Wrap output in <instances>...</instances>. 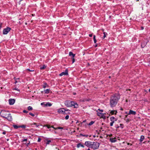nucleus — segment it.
<instances>
[{
	"label": "nucleus",
	"instance_id": "nucleus-1",
	"mask_svg": "<svg viewBox=\"0 0 150 150\" xmlns=\"http://www.w3.org/2000/svg\"><path fill=\"white\" fill-rule=\"evenodd\" d=\"M120 95L118 93H115L111 95L110 100V104L111 107L115 106L120 98Z\"/></svg>",
	"mask_w": 150,
	"mask_h": 150
},
{
	"label": "nucleus",
	"instance_id": "nucleus-2",
	"mask_svg": "<svg viewBox=\"0 0 150 150\" xmlns=\"http://www.w3.org/2000/svg\"><path fill=\"white\" fill-rule=\"evenodd\" d=\"M0 114L1 117L6 118L9 121H11L12 120L11 114L5 110H1Z\"/></svg>",
	"mask_w": 150,
	"mask_h": 150
},
{
	"label": "nucleus",
	"instance_id": "nucleus-3",
	"mask_svg": "<svg viewBox=\"0 0 150 150\" xmlns=\"http://www.w3.org/2000/svg\"><path fill=\"white\" fill-rule=\"evenodd\" d=\"M64 104L67 107H72L74 108H77L78 107V104L74 101H70L69 100H66L64 102Z\"/></svg>",
	"mask_w": 150,
	"mask_h": 150
},
{
	"label": "nucleus",
	"instance_id": "nucleus-4",
	"mask_svg": "<svg viewBox=\"0 0 150 150\" xmlns=\"http://www.w3.org/2000/svg\"><path fill=\"white\" fill-rule=\"evenodd\" d=\"M100 144L98 142H93L91 148L94 149H96L98 148Z\"/></svg>",
	"mask_w": 150,
	"mask_h": 150
},
{
	"label": "nucleus",
	"instance_id": "nucleus-5",
	"mask_svg": "<svg viewBox=\"0 0 150 150\" xmlns=\"http://www.w3.org/2000/svg\"><path fill=\"white\" fill-rule=\"evenodd\" d=\"M11 28L9 27H7L4 29L3 31V34L4 35L7 34L11 30Z\"/></svg>",
	"mask_w": 150,
	"mask_h": 150
},
{
	"label": "nucleus",
	"instance_id": "nucleus-6",
	"mask_svg": "<svg viewBox=\"0 0 150 150\" xmlns=\"http://www.w3.org/2000/svg\"><path fill=\"white\" fill-rule=\"evenodd\" d=\"M97 115L98 116L100 117L101 118H103L104 119H105L106 117L104 115V114H105V113L103 114V113L98 112L97 111Z\"/></svg>",
	"mask_w": 150,
	"mask_h": 150
},
{
	"label": "nucleus",
	"instance_id": "nucleus-7",
	"mask_svg": "<svg viewBox=\"0 0 150 150\" xmlns=\"http://www.w3.org/2000/svg\"><path fill=\"white\" fill-rule=\"evenodd\" d=\"M110 120L111 122L110 123V125L112 126H113L115 121L117 120V119L114 117H111L110 118Z\"/></svg>",
	"mask_w": 150,
	"mask_h": 150
},
{
	"label": "nucleus",
	"instance_id": "nucleus-8",
	"mask_svg": "<svg viewBox=\"0 0 150 150\" xmlns=\"http://www.w3.org/2000/svg\"><path fill=\"white\" fill-rule=\"evenodd\" d=\"M92 142L90 141H86L85 142L84 144L87 146L91 148Z\"/></svg>",
	"mask_w": 150,
	"mask_h": 150
},
{
	"label": "nucleus",
	"instance_id": "nucleus-9",
	"mask_svg": "<svg viewBox=\"0 0 150 150\" xmlns=\"http://www.w3.org/2000/svg\"><path fill=\"white\" fill-rule=\"evenodd\" d=\"M69 110H66L64 108H62L59 109L58 110V112L59 113H63L65 111H69Z\"/></svg>",
	"mask_w": 150,
	"mask_h": 150
},
{
	"label": "nucleus",
	"instance_id": "nucleus-10",
	"mask_svg": "<svg viewBox=\"0 0 150 150\" xmlns=\"http://www.w3.org/2000/svg\"><path fill=\"white\" fill-rule=\"evenodd\" d=\"M68 75V71L67 69H66L64 72H63L59 74V76H62L63 75Z\"/></svg>",
	"mask_w": 150,
	"mask_h": 150
},
{
	"label": "nucleus",
	"instance_id": "nucleus-11",
	"mask_svg": "<svg viewBox=\"0 0 150 150\" xmlns=\"http://www.w3.org/2000/svg\"><path fill=\"white\" fill-rule=\"evenodd\" d=\"M15 102V100L14 99H10L9 100V103L10 105H13Z\"/></svg>",
	"mask_w": 150,
	"mask_h": 150
},
{
	"label": "nucleus",
	"instance_id": "nucleus-12",
	"mask_svg": "<svg viewBox=\"0 0 150 150\" xmlns=\"http://www.w3.org/2000/svg\"><path fill=\"white\" fill-rule=\"evenodd\" d=\"M136 114V113L135 111H134L132 110H130L128 113V115H135Z\"/></svg>",
	"mask_w": 150,
	"mask_h": 150
},
{
	"label": "nucleus",
	"instance_id": "nucleus-13",
	"mask_svg": "<svg viewBox=\"0 0 150 150\" xmlns=\"http://www.w3.org/2000/svg\"><path fill=\"white\" fill-rule=\"evenodd\" d=\"M69 55L70 56H71V57H74L75 54H73L72 52H70L69 53Z\"/></svg>",
	"mask_w": 150,
	"mask_h": 150
},
{
	"label": "nucleus",
	"instance_id": "nucleus-14",
	"mask_svg": "<svg viewBox=\"0 0 150 150\" xmlns=\"http://www.w3.org/2000/svg\"><path fill=\"white\" fill-rule=\"evenodd\" d=\"M69 55L70 56H71V57H74L75 54H73L72 52H70L69 53Z\"/></svg>",
	"mask_w": 150,
	"mask_h": 150
},
{
	"label": "nucleus",
	"instance_id": "nucleus-15",
	"mask_svg": "<svg viewBox=\"0 0 150 150\" xmlns=\"http://www.w3.org/2000/svg\"><path fill=\"white\" fill-rule=\"evenodd\" d=\"M76 146H77V148H79L80 146H81L82 147H83V148L84 147V146L83 144H81L80 143H78V144H77Z\"/></svg>",
	"mask_w": 150,
	"mask_h": 150
},
{
	"label": "nucleus",
	"instance_id": "nucleus-16",
	"mask_svg": "<svg viewBox=\"0 0 150 150\" xmlns=\"http://www.w3.org/2000/svg\"><path fill=\"white\" fill-rule=\"evenodd\" d=\"M110 142L112 143L115 142L117 141V140L115 138H110Z\"/></svg>",
	"mask_w": 150,
	"mask_h": 150
},
{
	"label": "nucleus",
	"instance_id": "nucleus-17",
	"mask_svg": "<svg viewBox=\"0 0 150 150\" xmlns=\"http://www.w3.org/2000/svg\"><path fill=\"white\" fill-rule=\"evenodd\" d=\"M45 142L46 144H49L51 142V140L48 139H45Z\"/></svg>",
	"mask_w": 150,
	"mask_h": 150
},
{
	"label": "nucleus",
	"instance_id": "nucleus-18",
	"mask_svg": "<svg viewBox=\"0 0 150 150\" xmlns=\"http://www.w3.org/2000/svg\"><path fill=\"white\" fill-rule=\"evenodd\" d=\"M144 139V137L143 135L141 136L139 140L140 142H142Z\"/></svg>",
	"mask_w": 150,
	"mask_h": 150
},
{
	"label": "nucleus",
	"instance_id": "nucleus-19",
	"mask_svg": "<svg viewBox=\"0 0 150 150\" xmlns=\"http://www.w3.org/2000/svg\"><path fill=\"white\" fill-rule=\"evenodd\" d=\"M31 125H35L36 127H38L40 125L39 124H37V123L35 122L33 123Z\"/></svg>",
	"mask_w": 150,
	"mask_h": 150
},
{
	"label": "nucleus",
	"instance_id": "nucleus-20",
	"mask_svg": "<svg viewBox=\"0 0 150 150\" xmlns=\"http://www.w3.org/2000/svg\"><path fill=\"white\" fill-rule=\"evenodd\" d=\"M52 105V104L51 103L48 102L47 103L45 104V106H49L50 107Z\"/></svg>",
	"mask_w": 150,
	"mask_h": 150
},
{
	"label": "nucleus",
	"instance_id": "nucleus-21",
	"mask_svg": "<svg viewBox=\"0 0 150 150\" xmlns=\"http://www.w3.org/2000/svg\"><path fill=\"white\" fill-rule=\"evenodd\" d=\"M50 89H47L45 90H44L45 93L46 94H48L50 93Z\"/></svg>",
	"mask_w": 150,
	"mask_h": 150
},
{
	"label": "nucleus",
	"instance_id": "nucleus-22",
	"mask_svg": "<svg viewBox=\"0 0 150 150\" xmlns=\"http://www.w3.org/2000/svg\"><path fill=\"white\" fill-rule=\"evenodd\" d=\"M46 67V66L44 65H43L42 66H41L40 67V69L41 70H42L45 69Z\"/></svg>",
	"mask_w": 150,
	"mask_h": 150
},
{
	"label": "nucleus",
	"instance_id": "nucleus-23",
	"mask_svg": "<svg viewBox=\"0 0 150 150\" xmlns=\"http://www.w3.org/2000/svg\"><path fill=\"white\" fill-rule=\"evenodd\" d=\"M48 86V85L47 84V83H44V85L43 86V88H45Z\"/></svg>",
	"mask_w": 150,
	"mask_h": 150
},
{
	"label": "nucleus",
	"instance_id": "nucleus-24",
	"mask_svg": "<svg viewBox=\"0 0 150 150\" xmlns=\"http://www.w3.org/2000/svg\"><path fill=\"white\" fill-rule=\"evenodd\" d=\"M103 34H104V35L103 36V39L105 38L106 36V35H107V33H106L105 32H103Z\"/></svg>",
	"mask_w": 150,
	"mask_h": 150
},
{
	"label": "nucleus",
	"instance_id": "nucleus-25",
	"mask_svg": "<svg viewBox=\"0 0 150 150\" xmlns=\"http://www.w3.org/2000/svg\"><path fill=\"white\" fill-rule=\"evenodd\" d=\"M13 127L15 129H17L18 128L20 127L19 126H18L16 125H13Z\"/></svg>",
	"mask_w": 150,
	"mask_h": 150
},
{
	"label": "nucleus",
	"instance_id": "nucleus-26",
	"mask_svg": "<svg viewBox=\"0 0 150 150\" xmlns=\"http://www.w3.org/2000/svg\"><path fill=\"white\" fill-rule=\"evenodd\" d=\"M93 40L94 42V43H96L97 42V40H96V36L95 35H94L93 36Z\"/></svg>",
	"mask_w": 150,
	"mask_h": 150
},
{
	"label": "nucleus",
	"instance_id": "nucleus-27",
	"mask_svg": "<svg viewBox=\"0 0 150 150\" xmlns=\"http://www.w3.org/2000/svg\"><path fill=\"white\" fill-rule=\"evenodd\" d=\"M79 135L80 136H81L86 137H87L88 136V135H85V134H80Z\"/></svg>",
	"mask_w": 150,
	"mask_h": 150
},
{
	"label": "nucleus",
	"instance_id": "nucleus-28",
	"mask_svg": "<svg viewBox=\"0 0 150 150\" xmlns=\"http://www.w3.org/2000/svg\"><path fill=\"white\" fill-rule=\"evenodd\" d=\"M110 114H111V115H113L114 114V113H115L114 111H114V110H111V111L110 110Z\"/></svg>",
	"mask_w": 150,
	"mask_h": 150
},
{
	"label": "nucleus",
	"instance_id": "nucleus-29",
	"mask_svg": "<svg viewBox=\"0 0 150 150\" xmlns=\"http://www.w3.org/2000/svg\"><path fill=\"white\" fill-rule=\"evenodd\" d=\"M28 109L29 110H33V108L30 106H29L28 107Z\"/></svg>",
	"mask_w": 150,
	"mask_h": 150
},
{
	"label": "nucleus",
	"instance_id": "nucleus-30",
	"mask_svg": "<svg viewBox=\"0 0 150 150\" xmlns=\"http://www.w3.org/2000/svg\"><path fill=\"white\" fill-rule=\"evenodd\" d=\"M94 123V122L93 121H91L88 124L89 125H92Z\"/></svg>",
	"mask_w": 150,
	"mask_h": 150
},
{
	"label": "nucleus",
	"instance_id": "nucleus-31",
	"mask_svg": "<svg viewBox=\"0 0 150 150\" xmlns=\"http://www.w3.org/2000/svg\"><path fill=\"white\" fill-rule=\"evenodd\" d=\"M20 127L25 128L26 127V125H22L21 126H19Z\"/></svg>",
	"mask_w": 150,
	"mask_h": 150
},
{
	"label": "nucleus",
	"instance_id": "nucleus-32",
	"mask_svg": "<svg viewBox=\"0 0 150 150\" xmlns=\"http://www.w3.org/2000/svg\"><path fill=\"white\" fill-rule=\"evenodd\" d=\"M13 90H16V91H20V90L19 89H18V88H16V87L14 88H13Z\"/></svg>",
	"mask_w": 150,
	"mask_h": 150
},
{
	"label": "nucleus",
	"instance_id": "nucleus-33",
	"mask_svg": "<svg viewBox=\"0 0 150 150\" xmlns=\"http://www.w3.org/2000/svg\"><path fill=\"white\" fill-rule=\"evenodd\" d=\"M45 127H47L49 129L51 127V126L50 125H46L45 126Z\"/></svg>",
	"mask_w": 150,
	"mask_h": 150
},
{
	"label": "nucleus",
	"instance_id": "nucleus-34",
	"mask_svg": "<svg viewBox=\"0 0 150 150\" xmlns=\"http://www.w3.org/2000/svg\"><path fill=\"white\" fill-rule=\"evenodd\" d=\"M120 127L121 129H123L124 128V125L123 124H120Z\"/></svg>",
	"mask_w": 150,
	"mask_h": 150
},
{
	"label": "nucleus",
	"instance_id": "nucleus-35",
	"mask_svg": "<svg viewBox=\"0 0 150 150\" xmlns=\"http://www.w3.org/2000/svg\"><path fill=\"white\" fill-rule=\"evenodd\" d=\"M29 114L31 116H32L33 117H34L35 116V114L33 113H31V112H30L29 113Z\"/></svg>",
	"mask_w": 150,
	"mask_h": 150
},
{
	"label": "nucleus",
	"instance_id": "nucleus-36",
	"mask_svg": "<svg viewBox=\"0 0 150 150\" xmlns=\"http://www.w3.org/2000/svg\"><path fill=\"white\" fill-rule=\"evenodd\" d=\"M69 115H66L65 117V119L66 120H67L69 118Z\"/></svg>",
	"mask_w": 150,
	"mask_h": 150
},
{
	"label": "nucleus",
	"instance_id": "nucleus-37",
	"mask_svg": "<svg viewBox=\"0 0 150 150\" xmlns=\"http://www.w3.org/2000/svg\"><path fill=\"white\" fill-rule=\"evenodd\" d=\"M71 59H72V63H74L75 61V59L74 58V57H71Z\"/></svg>",
	"mask_w": 150,
	"mask_h": 150
},
{
	"label": "nucleus",
	"instance_id": "nucleus-38",
	"mask_svg": "<svg viewBox=\"0 0 150 150\" xmlns=\"http://www.w3.org/2000/svg\"><path fill=\"white\" fill-rule=\"evenodd\" d=\"M57 129H63V127H57Z\"/></svg>",
	"mask_w": 150,
	"mask_h": 150
},
{
	"label": "nucleus",
	"instance_id": "nucleus-39",
	"mask_svg": "<svg viewBox=\"0 0 150 150\" xmlns=\"http://www.w3.org/2000/svg\"><path fill=\"white\" fill-rule=\"evenodd\" d=\"M26 70H28V71H34V70H30L29 69H27Z\"/></svg>",
	"mask_w": 150,
	"mask_h": 150
},
{
	"label": "nucleus",
	"instance_id": "nucleus-40",
	"mask_svg": "<svg viewBox=\"0 0 150 150\" xmlns=\"http://www.w3.org/2000/svg\"><path fill=\"white\" fill-rule=\"evenodd\" d=\"M27 141V139H23L22 141V142H23L25 141Z\"/></svg>",
	"mask_w": 150,
	"mask_h": 150
},
{
	"label": "nucleus",
	"instance_id": "nucleus-41",
	"mask_svg": "<svg viewBox=\"0 0 150 150\" xmlns=\"http://www.w3.org/2000/svg\"><path fill=\"white\" fill-rule=\"evenodd\" d=\"M41 140V139L40 138V137L38 138V142H40Z\"/></svg>",
	"mask_w": 150,
	"mask_h": 150
},
{
	"label": "nucleus",
	"instance_id": "nucleus-42",
	"mask_svg": "<svg viewBox=\"0 0 150 150\" xmlns=\"http://www.w3.org/2000/svg\"><path fill=\"white\" fill-rule=\"evenodd\" d=\"M23 112L25 113H27L28 112V111L26 110H23Z\"/></svg>",
	"mask_w": 150,
	"mask_h": 150
},
{
	"label": "nucleus",
	"instance_id": "nucleus-43",
	"mask_svg": "<svg viewBox=\"0 0 150 150\" xmlns=\"http://www.w3.org/2000/svg\"><path fill=\"white\" fill-rule=\"evenodd\" d=\"M28 143H27V144H26L27 146H28L29 144H30V142L29 141H28Z\"/></svg>",
	"mask_w": 150,
	"mask_h": 150
},
{
	"label": "nucleus",
	"instance_id": "nucleus-44",
	"mask_svg": "<svg viewBox=\"0 0 150 150\" xmlns=\"http://www.w3.org/2000/svg\"><path fill=\"white\" fill-rule=\"evenodd\" d=\"M45 103L44 102L42 103H41V105H44V106H45Z\"/></svg>",
	"mask_w": 150,
	"mask_h": 150
},
{
	"label": "nucleus",
	"instance_id": "nucleus-45",
	"mask_svg": "<svg viewBox=\"0 0 150 150\" xmlns=\"http://www.w3.org/2000/svg\"><path fill=\"white\" fill-rule=\"evenodd\" d=\"M98 110H99L100 111H101V112H103V110H101L100 109H98Z\"/></svg>",
	"mask_w": 150,
	"mask_h": 150
},
{
	"label": "nucleus",
	"instance_id": "nucleus-46",
	"mask_svg": "<svg viewBox=\"0 0 150 150\" xmlns=\"http://www.w3.org/2000/svg\"><path fill=\"white\" fill-rule=\"evenodd\" d=\"M114 111H114V112H115V113H114V114L115 115H116L117 114V110H114Z\"/></svg>",
	"mask_w": 150,
	"mask_h": 150
},
{
	"label": "nucleus",
	"instance_id": "nucleus-47",
	"mask_svg": "<svg viewBox=\"0 0 150 150\" xmlns=\"http://www.w3.org/2000/svg\"><path fill=\"white\" fill-rule=\"evenodd\" d=\"M68 113L69 114V113H69V112H67H67H66V111H65L64 113L63 114H67Z\"/></svg>",
	"mask_w": 150,
	"mask_h": 150
},
{
	"label": "nucleus",
	"instance_id": "nucleus-48",
	"mask_svg": "<svg viewBox=\"0 0 150 150\" xmlns=\"http://www.w3.org/2000/svg\"><path fill=\"white\" fill-rule=\"evenodd\" d=\"M57 149V150H59V149H58V148L57 147H55V149L54 150H56Z\"/></svg>",
	"mask_w": 150,
	"mask_h": 150
},
{
	"label": "nucleus",
	"instance_id": "nucleus-49",
	"mask_svg": "<svg viewBox=\"0 0 150 150\" xmlns=\"http://www.w3.org/2000/svg\"><path fill=\"white\" fill-rule=\"evenodd\" d=\"M93 34H89V36L90 37H92V36Z\"/></svg>",
	"mask_w": 150,
	"mask_h": 150
},
{
	"label": "nucleus",
	"instance_id": "nucleus-50",
	"mask_svg": "<svg viewBox=\"0 0 150 150\" xmlns=\"http://www.w3.org/2000/svg\"><path fill=\"white\" fill-rule=\"evenodd\" d=\"M2 134H6V132L5 131H4L3 132Z\"/></svg>",
	"mask_w": 150,
	"mask_h": 150
},
{
	"label": "nucleus",
	"instance_id": "nucleus-51",
	"mask_svg": "<svg viewBox=\"0 0 150 150\" xmlns=\"http://www.w3.org/2000/svg\"><path fill=\"white\" fill-rule=\"evenodd\" d=\"M120 127V126H119L118 125H117L116 126V127L117 128H119V127Z\"/></svg>",
	"mask_w": 150,
	"mask_h": 150
},
{
	"label": "nucleus",
	"instance_id": "nucleus-52",
	"mask_svg": "<svg viewBox=\"0 0 150 150\" xmlns=\"http://www.w3.org/2000/svg\"><path fill=\"white\" fill-rule=\"evenodd\" d=\"M85 101H89V100H88V99H85Z\"/></svg>",
	"mask_w": 150,
	"mask_h": 150
},
{
	"label": "nucleus",
	"instance_id": "nucleus-53",
	"mask_svg": "<svg viewBox=\"0 0 150 150\" xmlns=\"http://www.w3.org/2000/svg\"><path fill=\"white\" fill-rule=\"evenodd\" d=\"M54 129H55V130H56V129H57V127H54Z\"/></svg>",
	"mask_w": 150,
	"mask_h": 150
},
{
	"label": "nucleus",
	"instance_id": "nucleus-54",
	"mask_svg": "<svg viewBox=\"0 0 150 150\" xmlns=\"http://www.w3.org/2000/svg\"><path fill=\"white\" fill-rule=\"evenodd\" d=\"M51 127H52V128H53V129L54 128V127L53 126H51Z\"/></svg>",
	"mask_w": 150,
	"mask_h": 150
},
{
	"label": "nucleus",
	"instance_id": "nucleus-55",
	"mask_svg": "<svg viewBox=\"0 0 150 150\" xmlns=\"http://www.w3.org/2000/svg\"><path fill=\"white\" fill-rule=\"evenodd\" d=\"M141 28L142 30H143L144 29V28L143 27H142Z\"/></svg>",
	"mask_w": 150,
	"mask_h": 150
},
{
	"label": "nucleus",
	"instance_id": "nucleus-56",
	"mask_svg": "<svg viewBox=\"0 0 150 150\" xmlns=\"http://www.w3.org/2000/svg\"><path fill=\"white\" fill-rule=\"evenodd\" d=\"M120 110H123V109L122 108H121Z\"/></svg>",
	"mask_w": 150,
	"mask_h": 150
},
{
	"label": "nucleus",
	"instance_id": "nucleus-57",
	"mask_svg": "<svg viewBox=\"0 0 150 150\" xmlns=\"http://www.w3.org/2000/svg\"><path fill=\"white\" fill-rule=\"evenodd\" d=\"M125 113L126 114H128V113H127V112H125Z\"/></svg>",
	"mask_w": 150,
	"mask_h": 150
},
{
	"label": "nucleus",
	"instance_id": "nucleus-58",
	"mask_svg": "<svg viewBox=\"0 0 150 150\" xmlns=\"http://www.w3.org/2000/svg\"><path fill=\"white\" fill-rule=\"evenodd\" d=\"M86 122V120L83 121V122Z\"/></svg>",
	"mask_w": 150,
	"mask_h": 150
},
{
	"label": "nucleus",
	"instance_id": "nucleus-59",
	"mask_svg": "<svg viewBox=\"0 0 150 150\" xmlns=\"http://www.w3.org/2000/svg\"><path fill=\"white\" fill-rule=\"evenodd\" d=\"M97 46V45H95V47H96Z\"/></svg>",
	"mask_w": 150,
	"mask_h": 150
},
{
	"label": "nucleus",
	"instance_id": "nucleus-60",
	"mask_svg": "<svg viewBox=\"0 0 150 150\" xmlns=\"http://www.w3.org/2000/svg\"><path fill=\"white\" fill-rule=\"evenodd\" d=\"M143 45H142V47H144H144H143Z\"/></svg>",
	"mask_w": 150,
	"mask_h": 150
},
{
	"label": "nucleus",
	"instance_id": "nucleus-61",
	"mask_svg": "<svg viewBox=\"0 0 150 150\" xmlns=\"http://www.w3.org/2000/svg\"><path fill=\"white\" fill-rule=\"evenodd\" d=\"M143 45H142V47H144H144H143Z\"/></svg>",
	"mask_w": 150,
	"mask_h": 150
},
{
	"label": "nucleus",
	"instance_id": "nucleus-62",
	"mask_svg": "<svg viewBox=\"0 0 150 150\" xmlns=\"http://www.w3.org/2000/svg\"><path fill=\"white\" fill-rule=\"evenodd\" d=\"M96 137V136H95V135H93V137Z\"/></svg>",
	"mask_w": 150,
	"mask_h": 150
},
{
	"label": "nucleus",
	"instance_id": "nucleus-63",
	"mask_svg": "<svg viewBox=\"0 0 150 150\" xmlns=\"http://www.w3.org/2000/svg\"><path fill=\"white\" fill-rule=\"evenodd\" d=\"M149 91L150 92V88L149 89Z\"/></svg>",
	"mask_w": 150,
	"mask_h": 150
},
{
	"label": "nucleus",
	"instance_id": "nucleus-64",
	"mask_svg": "<svg viewBox=\"0 0 150 150\" xmlns=\"http://www.w3.org/2000/svg\"><path fill=\"white\" fill-rule=\"evenodd\" d=\"M87 150H90V149H88Z\"/></svg>",
	"mask_w": 150,
	"mask_h": 150
}]
</instances>
